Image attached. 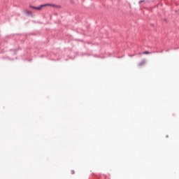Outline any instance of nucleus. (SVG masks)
Wrapping results in <instances>:
<instances>
[{"label":"nucleus","mask_w":179,"mask_h":179,"mask_svg":"<svg viewBox=\"0 0 179 179\" xmlns=\"http://www.w3.org/2000/svg\"><path fill=\"white\" fill-rule=\"evenodd\" d=\"M41 6H43V8H44V6H52V8H61V6L59 5H55L52 3L43 4L41 5Z\"/></svg>","instance_id":"1"},{"label":"nucleus","mask_w":179,"mask_h":179,"mask_svg":"<svg viewBox=\"0 0 179 179\" xmlns=\"http://www.w3.org/2000/svg\"><path fill=\"white\" fill-rule=\"evenodd\" d=\"M30 8H31V9H36V10H40L41 8H43V6H39L38 7H34V6H30Z\"/></svg>","instance_id":"2"},{"label":"nucleus","mask_w":179,"mask_h":179,"mask_svg":"<svg viewBox=\"0 0 179 179\" xmlns=\"http://www.w3.org/2000/svg\"><path fill=\"white\" fill-rule=\"evenodd\" d=\"M145 64H146V59H144L138 64V66H142L145 65Z\"/></svg>","instance_id":"3"},{"label":"nucleus","mask_w":179,"mask_h":179,"mask_svg":"<svg viewBox=\"0 0 179 179\" xmlns=\"http://www.w3.org/2000/svg\"><path fill=\"white\" fill-rule=\"evenodd\" d=\"M143 55H148V54H152V52H150L146 50V51L143 52Z\"/></svg>","instance_id":"4"},{"label":"nucleus","mask_w":179,"mask_h":179,"mask_svg":"<svg viewBox=\"0 0 179 179\" xmlns=\"http://www.w3.org/2000/svg\"><path fill=\"white\" fill-rule=\"evenodd\" d=\"M24 13H26V15H31V12L27 11V10H25Z\"/></svg>","instance_id":"5"},{"label":"nucleus","mask_w":179,"mask_h":179,"mask_svg":"<svg viewBox=\"0 0 179 179\" xmlns=\"http://www.w3.org/2000/svg\"><path fill=\"white\" fill-rule=\"evenodd\" d=\"M142 2H145V0H140V1H138V3H142Z\"/></svg>","instance_id":"6"},{"label":"nucleus","mask_w":179,"mask_h":179,"mask_svg":"<svg viewBox=\"0 0 179 179\" xmlns=\"http://www.w3.org/2000/svg\"><path fill=\"white\" fill-rule=\"evenodd\" d=\"M71 174H75V171L72 170L71 171Z\"/></svg>","instance_id":"7"},{"label":"nucleus","mask_w":179,"mask_h":179,"mask_svg":"<svg viewBox=\"0 0 179 179\" xmlns=\"http://www.w3.org/2000/svg\"><path fill=\"white\" fill-rule=\"evenodd\" d=\"M153 52V53H155V52H157H157H159V51H156V52Z\"/></svg>","instance_id":"8"}]
</instances>
